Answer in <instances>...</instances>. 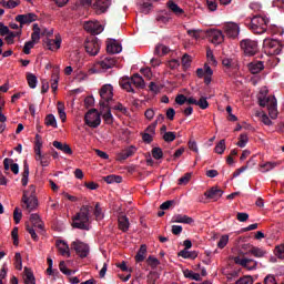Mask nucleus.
<instances>
[{"label":"nucleus","mask_w":284,"mask_h":284,"mask_svg":"<svg viewBox=\"0 0 284 284\" xmlns=\"http://www.w3.org/2000/svg\"><path fill=\"white\" fill-rule=\"evenodd\" d=\"M0 3L3 8H8L9 10H12L13 8H17V6H19V1L14 0H1Z\"/></svg>","instance_id":"09e8293b"},{"label":"nucleus","mask_w":284,"mask_h":284,"mask_svg":"<svg viewBox=\"0 0 284 284\" xmlns=\"http://www.w3.org/2000/svg\"><path fill=\"white\" fill-rule=\"evenodd\" d=\"M131 83L140 90H143L145 88V80H143V77H141L139 73L133 74V77L131 78Z\"/></svg>","instance_id":"7c9ffc66"},{"label":"nucleus","mask_w":284,"mask_h":284,"mask_svg":"<svg viewBox=\"0 0 284 284\" xmlns=\"http://www.w3.org/2000/svg\"><path fill=\"white\" fill-rule=\"evenodd\" d=\"M250 30H252L254 34H263V32L267 30V19L261 16H254L253 19H251Z\"/></svg>","instance_id":"20e7f679"},{"label":"nucleus","mask_w":284,"mask_h":284,"mask_svg":"<svg viewBox=\"0 0 284 284\" xmlns=\"http://www.w3.org/2000/svg\"><path fill=\"white\" fill-rule=\"evenodd\" d=\"M59 268H60V272H62V274H65V276H71L72 274H74V271L69 270L65 266V262L64 261L60 262Z\"/></svg>","instance_id":"864d4df0"},{"label":"nucleus","mask_w":284,"mask_h":284,"mask_svg":"<svg viewBox=\"0 0 284 284\" xmlns=\"http://www.w3.org/2000/svg\"><path fill=\"white\" fill-rule=\"evenodd\" d=\"M151 153L153 159H155L156 161L161 160V158L163 156V150L159 146L153 148Z\"/></svg>","instance_id":"5fc2aeb1"},{"label":"nucleus","mask_w":284,"mask_h":284,"mask_svg":"<svg viewBox=\"0 0 284 284\" xmlns=\"http://www.w3.org/2000/svg\"><path fill=\"white\" fill-rule=\"evenodd\" d=\"M51 89L53 92H57L59 90V69H55L52 73V83Z\"/></svg>","instance_id":"a19ab883"},{"label":"nucleus","mask_w":284,"mask_h":284,"mask_svg":"<svg viewBox=\"0 0 284 284\" xmlns=\"http://www.w3.org/2000/svg\"><path fill=\"white\" fill-rule=\"evenodd\" d=\"M39 39H41V38L32 37L30 41L24 43V47H23L24 54H30V51L32 50V48H34V44L39 43Z\"/></svg>","instance_id":"f704fd0d"},{"label":"nucleus","mask_w":284,"mask_h":284,"mask_svg":"<svg viewBox=\"0 0 284 284\" xmlns=\"http://www.w3.org/2000/svg\"><path fill=\"white\" fill-rule=\"evenodd\" d=\"M52 34H54V29H48L45 27L39 28V24H33V32L31 37H52Z\"/></svg>","instance_id":"f3484780"},{"label":"nucleus","mask_w":284,"mask_h":284,"mask_svg":"<svg viewBox=\"0 0 284 284\" xmlns=\"http://www.w3.org/2000/svg\"><path fill=\"white\" fill-rule=\"evenodd\" d=\"M90 212H92V206L82 205L80 212L72 219V227L85 230L87 232L90 231Z\"/></svg>","instance_id":"f257e3e1"},{"label":"nucleus","mask_w":284,"mask_h":284,"mask_svg":"<svg viewBox=\"0 0 284 284\" xmlns=\"http://www.w3.org/2000/svg\"><path fill=\"white\" fill-rule=\"evenodd\" d=\"M206 199H212L213 201H219L221 196H223V190L219 189V186H212L204 193Z\"/></svg>","instance_id":"aec40b11"},{"label":"nucleus","mask_w":284,"mask_h":284,"mask_svg":"<svg viewBox=\"0 0 284 284\" xmlns=\"http://www.w3.org/2000/svg\"><path fill=\"white\" fill-rule=\"evenodd\" d=\"M22 217H23V213L19 211V207H16L13 211V221L16 225H19V223H21Z\"/></svg>","instance_id":"bf43d9fd"},{"label":"nucleus","mask_w":284,"mask_h":284,"mask_svg":"<svg viewBox=\"0 0 284 284\" xmlns=\"http://www.w3.org/2000/svg\"><path fill=\"white\" fill-rule=\"evenodd\" d=\"M134 154H136V146L131 145L118 153V161H125L130 156H134Z\"/></svg>","instance_id":"412c9836"},{"label":"nucleus","mask_w":284,"mask_h":284,"mask_svg":"<svg viewBox=\"0 0 284 284\" xmlns=\"http://www.w3.org/2000/svg\"><path fill=\"white\" fill-rule=\"evenodd\" d=\"M247 141H248L247 135L241 134L240 141L237 142L239 148H245L247 145Z\"/></svg>","instance_id":"774afa93"},{"label":"nucleus","mask_w":284,"mask_h":284,"mask_svg":"<svg viewBox=\"0 0 284 284\" xmlns=\"http://www.w3.org/2000/svg\"><path fill=\"white\" fill-rule=\"evenodd\" d=\"M60 254H62V256H68V258H70V246L68 245V243H65L63 240H59L55 243Z\"/></svg>","instance_id":"c756f323"},{"label":"nucleus","mask_w":284,"mask_h":284,"mask_svg":"<svg viewBox=\"0 0 284 284\" xmlns=\"http://www.w3.org/2000/svg\"><path fill=\"white\" fill-rule=\"evenodd\" d=\"M36 161H40V165H42V168H48V165H50V154L44 153L38 155L36 156Z\"/></svg>","instance_id":"58836bf2"},{"label":"nucleus","mask_w":284,"mask_h":284,"mask_svg":"<svg viewBox=\"0 0 284 284\" xmlns=\"http://www.w3.org/2000/svg\"><path fill=\"white\" fill-rule=\"evenodd\" d=\"M61 38L51 39L50 37H44L42 40L43 48L51 50V52H57L61 48Z\"/></svg>","instance_id":"f8f14e48"},{"label":"nucleus","mask_w":284,"mask_h":284,"mask_svg":"<svg viewBox=\"0 0 284 284\" xmlns=\"http://www.w3.org/2000/svg\"><path fill=\"white\" fill-rule=\"evenodd\" d=\"M241 48L246 57H254V54L258 53V42L251 39L242 40Z\"/></svg>","instance_id":"6e6552de"},{"label":"nucleus","mask_w":284,"mask_h":284,"mask_svg":"<svg viewBox=\"0 0 284 284\" xmlns=\"http://www.w3.org/2000/svg\"><path fill=\"white\" fill-rule=\"evenodd\" d=\"M170 52H172V49H170V47L165 45V44H156L155 50H154V54H158V57H163L165 54H170Z\"/></svg>","instance_id":"473e14b6"},{"label":"nucleus","mask_w":284,"mask_h":284,"mask_svg":"<svg viewBox=\"0 0 284 284\" xmlns=\"http://www.w3.org/2000/svg\"><path fill=\"white\" fill-rule=\"evenodd\" d=\"M44 124L51 128H58L57 118H54V114H48L44 119Z\"/></svg>","instance_id":"de8ad7c7"},{"label":"nucleus","mask_w":284,"mask_h":284,"mask_svg":"<svg viewBox=\"0 0 284 284\" xmlns=\"http://www.w3.org/2000/svg\"><path fill=\"white\" fill-rule=\"evenodd\" d=\"M27 81H28V85L29 88H31L32 90H34V88H37V75H34L33 73H27Z\"/></svg>","instance_id":"49530a36"},{"label":"nucleus","mask_w":284,"mask_h":284,"mask_svg":"<svg viewBox=\"0 0 284 284\" xmlns=\"http://www.w3.org/2000/svg\"><path fill=\"white\" fill-rule=\"evenodd\" d=\"M257 101L261 108H267L268 115L271 116V119L278 118V103L274 95H268V97L258 95Z\"/></svg>","instance_id":"f03ea898"},{"label":"nucleus","mask_w":284,"mask_h":284,"mask_svg":"<svg viewBox=\"0 0 284 284\" xmlns=\"http://www.w3.org/2000/svg\"><path fill=\"white\" fill-rule=\"evenodd\" d=\"M21 37V29H19L16 33L11 32V30L3 24V22H0V37Z\"/></svg>","instance_id":"393cba45"},{"label":"nucleus","mask_w":284,"mask_h":284,"mask_svg":"<svg viewBox=\"0 0 284 284\" xmlns=\"http://www.w3.org/2000/svg\"><path fill=\"white\" fill-rule=\"evenodd\" d=\"M22 203H24L26 210H28V212H33V210H37L39 205V200L34 195H30L28 197V191H24L22 195Z\"/></svg>","instance_id":"9b49d317"},{"label":"nucleus","mask_w":284,"mask_h":284,"mask_svg":"<svg viewBox=\"0 0 284 284\" xmlns=\"http://www.w3.org/2000/svg\"><path fill=\"white\" fill-rule=\"evenodd\" d=\"M172 223H184L185 225H192V223H194V219L183 214H175L172 217Z\"/></svg>","instance_id":"5701e85b"},{"label":"nucleus","mask_w":284,"mask_h":284,"mask_svg":"<svg viewBox=\"0 0 284 284\" xmlns=\"http://www.w3.org/2000/svg\"><path fill=\"white\" fill-rule=\"evenodd\" d=\"M236 219H237V221H240V223H245L250 219V214L239 212L236 215Z\"/></svg>","instance_id":"69168bd1"},{"label":"nucleus","mask_w":284,"mask_h":284,"mask_svg":"<svg viewBox=\"0 0 284 284\" xmlns=\"http://www.w3.org/2000/svg\"><path fill=\"white\" fill-rule=\"evenodd\" d=\"M99 65L102 70H110V68H114V65H116V58L108 55L99 62Z\"/></svg>","instance_id":"4be33fe9"},{"label":"nucleus","mask_w":284,"mask_h":284,"mask_svg":"<svg viewBox=\"0 0 284 284\" xmlns=\"http://www.w3.org/2000/svg\"><path fill=\"white\" fill-rule=\"evenodd\" d=\"M251 74H258L260 72H263L265 70V64H263V61L257 62H251L247 65Z\"/></svg>","instance_id":"b1692460"},{"label":"nucleus","mask_w":284,"mask_h":284,"mask_svg":"<svg viewBox=\"0 0 284 284\" xmlns=\"http://www.w3.org/2000/svg\"><path fill=\"white\" fill-rule=\"evenodd\" d=\"M85 52L91 57H97L99 54V50H101V41L99 38L87 37L84 41Z\"/></svg>","instance_id":"423d86ee"},{"label":"nucleus","mask_w":284,"mask_h":284,"mask_svg":"<svg viewBox=\"0 0 284 284\" xmlns=\"http://www.w3.org/2000/svg\"><path fill=\"white\" fill-rule=\"evenodd\" d=\"M148 256V245L142 244L135 254V263H143Z\"/></svg>","instance_id":"bb28decb"},{"label":"nucleus","mask_w":284,"mask_h":284,"mask_svg":"<svg viewBox=\"0 0 284 284\" xmlns=\"http://www.w3.org/2000/svg\"><path fill=\"white\" fill-rule=\"evenodd\" d=\"M226 37H239L241 34V27L235 22H229L224 26Z\"/></svg>","instance_id":"a211bd4d"},{"label":"nucleus","mask_w":284,"mask_h":284,"mask_svg":"<svg viewBox=\"0 0 284 284\" xmlns=\"http://www.w3.org/2000/svg\"><path fill=\"white\" fill-rule=\"evenodd\" d=\"M83 28L85 32L92 34V37H97L103 32L104 27L98 20H89L83 23Z\"/></svg>","instance_id":"1a4fd4ad"},{"label":"nucleus","mask_w":284,"mask_h":284,"mask_svg":"<svg viewBox=\"0 0 284 284\" xmlns=\"http://www.w3.org/2000/svg\"><path fill=\"white\" fill-rule=\"evenodd\" d=\"M192 63V57H190V54L184 53L182 57V65L183 68H190Z\"/></svg>","instance_id":"e2e57ef3"},{"label":"nucleus","mask_w":284,"mask_h":284,"mask_svg":"<svg viewBox=\"0 0 284 284\" xmlns=\"http://www.w3.org/2000/svg\"><path fill=\"white\" fill-rule=\"evenodd\" d=\"M103 181H105V183H108L109 185L112 183H122L123 178L121 175H106L103 178Z\"/></svg>","instance_id":"ea45409f"},{"label":"nucleus","mask_w":284,"mask_h":284,"mask_svg":"<svg viewBox=\"0 0 284 284\" xmlns=\"http://www.w3.org/2000/svg\"><path fill=\"white\" fill-rule=\"evenodd\" d=\"M275 255L277 258H284V244L275 247Z\"/></svg>","instance_id":"338daca9"},{"label":"nucleus","mask_w":284,"mask_h":284,"mask_svg":"<svg viewBox=\"0 0 284 284\" xmlns=\"http://www.w3.org/2000/svg\"><path fill=\"white\" fill-rule=\"evenodd\" d=\"M175 204H176V201L168 200L160 205V210H170L171 207H174Z\"/></svg>","instance_id":"680f3d73"},{"label":"nucleus","mask_w":284,"mask_h":284,"mask_svg":"<svg viewBox=\"0 0 284 284\" xmlns=\"http://www.w3.org/2000/svg\"><path fill=\"white\" fill-rule=\"evenodd\" d=\"M112 4L111 0H82L84 8L92 7L95 14H103L108 12V8Z\"/></svg>","instance_id":"7ed1b4c3"},{"label":"nucleus","mask_w":284,"mask_h":284,"mask_svg":"<svg viewBox=\"0 0 284 284\" xmlns=\"http://www.w3.org/2000/svg\"><path fill=\"white\" fill-rule=\"evenodd\" d=\"M187 34L190 37H196L197 34H201L202 37H223V31L219 30V29H209L206 31L203 30H189Z\"/></svg>","instance_id":"4468645a"},{"label":"nucleus","mask_w":284,"mask_h":284,"mask_svg":"<svg viewBox=\"0 0 284 284\" xmlns=\"http://www.w3.org/2000/svg\"><path fill=\"white\" fill-rule=\"evenodd\" d=\"M123 51V47H121V44L112 39V38H109L106 40V52L108 54H119Z\"/></svg>","instance_id":"dca6fc26"},{"label":"nucleus","mask_w":284,"mask_h":284,"mask_svg":"<svg viewBox=\"0 0 284 284\" xmlns=\"http://www.w3.org/2000/svg\"><path fill=\"white\" fill-rule=\"evenodd\" d=\"M212 74H214V71L212 68L207 64H204V83L205 85H210L212 83Z\"/></svg>","instance_id":"c9c22d12"},{"label":"nucleus","mask_w":284,"mask_h":284,"mask_svg":"<svg viewBox=\"0 0 284 284\" xmlns=\"http://www.w3.org/2000/svg\"><path fill=\"white\" fill-rule=\"evenodd\" d=\"M146 263L151 267V270H156L159 265H161V261H159V258L154 257L153 255H150L146 258Z\"/></svg>","instance_id":"c03bdc74"},{"label":"nucleus","mask_w":284,"mask_h":284,"mask_svg":"<svg viewBox=\"0 0 284 284\" xmlns=\"http://www.w3.org/2000/svg\"><path fill=\"white\" fill-rule=\"evenodd\" d=\"M33 21H37V14L34 13L18 14L16 17V22L20 23V28H23V26H30Z\"/></svg>","instance_id":"2eb2a0df"},{"label":"nucleus","mask_w":284,"mask_h":284,"mask_svg":"<svg viewBox=\"0 0 284 284\" xmlns=\"http://www.w3.org/2000/svg\"><path fill=\"white\" fill-rule=\"evenodd\" d=\"M168 8L171 10V12H174V14L181 16L183 14V9L179 7L174 1H169L168 2Z\"/></svg>","instance_id":"37998d69"},{"label":"nucleus","mask_w":284,"mask_h":284,"mask_svg":"<svg viewBox=\"0 0 284 284\" xmlns=\"http://www.w3.org/2000/svg\"><path fill=\"white\" fill-rule=\"evenodd\" d=\"M105 113H103L104 123L106 125H112L114 123V116L112 115V111L110 110V106L105 108Z\"/></svg>","instance_id":"79ce46f5"},{"label":"nucleus","mask_w":284,"mask_h":284,"mask_svg":"<svg viewBox=\"0 0 284 284\" xmlns=\"http://www.w3.org/2000/svg\"><path fill=\"white\" fill-rule=\"evenodd\" d=\"M264 45H266V48H270L273 54H281V51L283 50V44L281 43V41L274 38L264 39Z\"/></svg>","instance_id":"ddd939ff"},{"label":"nucleus","mask_w":284,"mask_h":284,"mask_svg":"<svg viewBox=\"0 0 284 284\" xmlns=\"http://www.w3.org/2000/svg\"><path fill=\"white\" fill-rule=\"evenodd\" d=\"M4 170H11L13 174H19V164L14 163L12 159H4L3 160Z\"/></svg>","instance_id":"a878e982"},{"label":"nucleus","mask_w":284,"mask_h":284,"mask_svg":"<svg viewBox=\"0 0 284 284\" xmlns=\"http://www.w3.org/2000/svg\"><path fill=\"white\" fill-rule=\"evenodd\" d=\"M229 242H230V236L229 235H222L220 241L217 242V247L220 250H223V247H225V245H227Z\"/></svg>","instance_id":"052dcab7"},{"label":"nucleus","mask_w":284,"mask_h":284,"mask_svg":"<svg viewBox=\"0 0 284 284\" xmlns=\"http://www.w3.org/2000/svg\"><path fill=\"white\" fill-rule=\"evenodd\" d=\"M23 281L24 284H37V278L34 277V273L31 268L24 267Z\"/></svg>","instance_id":"cd10ccee"},{"label":"nucleus","mask_w":284,"mask_h":284,"mask_svg":"<svg viewBox=\"0 0 284 284\" xmlns=\"http://www.w3.org/2000/svg\"><path fill=\"white\" fill-rule=\"evenodd\" d=\"M120 85L123 90H126V92L134 93V89L132 88V80L130 78L122 79L120 81Z\"/></svg>","instance_id":"e433bc0d"},{"label":"nucleus","mask_w":284,"mask_h":284,"mask_svg":"<svg viewBox=\"0 0 284 284\" xmlns=\"http://www.w3.org/2000/svg\"><path fill=\"white\" fill-rule=\"evenodd\" d=\"M118 225L121 232H128V230H130V219L125 215H120L118 217Z\"/></svg>","instance_id":"c85d7f7f"},{"label":"nucleus","mask_w":284,"mask_h":284,"mask_svg":"<svg viewBox=\"0 0 284 284\" xmlns=\"http://www.w3.org/2000/svg\"><path fill=\"white\" fill-rule=\"evenodd\" d=\"M206 59L211 65H217L216 58H214V52H212V49L206 50Z\"/></svg>","instance_id":"3c124183"},{"label":"nucleus","mask_w":284,"mask_h":284,"mask_svg":"<svg viewBox=\"0 0 284 284\" xmlns=\"http://www.w3.org/2000/svg\"><path fill=\"white\" fill-rule=\"evenodd\" d=\"M150 10H152V3L151 2H143L140 6V12H142V14H150Z\"/></svg>","instance_id":"6e6d98bb"},{"label":"nucleus","mask_w":284,"mask_h":284,"mask_svg":"<svg viewBox=\"0 0 284 284\" xmlns=\"http://www.w3.org/2000/svg\"><path fill=\"white\" fill-rule=\"evenodd\" d=\"M191 179H192V173H185L184 176L179 179L178 185H187Z\"/></svg>","instance_id":"13d9d810"},{"label":"nucleus","mask_w":284,"mask_h":284,"mask_svg":"<svg viewBox=\"0 0 284 284\" xmlns=\"http://www.w3.org/2000/svg\"><path fill=\"white\" fill-rule=\"evenodd\" d=\"M183 275L185 278H190L191 281H201V274L194 273L192 270H184Z\"/></svg>","instance_id":"4c0bfd02"},{"label":"nucleus","mask_w":284,"mask_h":284,"mask_svg":"<svg viewBox=\"0 0 284 284\" xmlns=\"http://www.w3.org/2000/svg\"><path fill=\"white\" fill-rule=\"evenodd\" d=\"M29 176H30V165H28V161L24 160L22 179H21V183H22L23 187H26V185H28Z\"/></svg>","instance_id":"72a5a7b5"},{"label":"nucleus","mask_w":284,"mask_h":284,"mask_svg":"<svg viewBox=\"0 0 284 284\" xmlns=\"http://www.w3.org/2000/svg\"><path fill=\"white\" fill-rule=\"evenodd\" d=\"M248 252L256 258H263V256H265L267 254L266 251H264L263 248H258V247H252Z\"/></svg>","instance_id":"a18cd8bd"},{"label":"nucleus","mask_w":284,"mask_h":284,"mask_svg":"<svg viewBox=\"0 0 284 284\" xmlns=\"http://www.w3.org/2000/svg\"><path fill=\"white\" fill-rule=\"evenodd\" d=\"M236 265H241L242 267H246V270H256V265L258 263L252 258H241V257H235L234 258Z\"/></svg>","instance_id":"6ab92c4d"},{"label":"nucleus","mask_w":284,"mask_h":284,"mask_svg":"<svg viewBox=\"0 0 284 284\" xmlns=\"http://www.w3.org/2000/svg\"><path fill=\"white\" fill-rule=\"evenodd\" d=\"M175 139H176L175 132L169 131V132H164V134H163V140L166 143H172V141H175Z\"/></svg>","instance_id":"603ef678"},{"label":"nucleus","mask_w":284,"mask_h":284,"mask_svg":"<svg viewBox=\"0 0 284 284\" xmlns=\"http://www.w3.org/2000/svg\"><path fill=\"white\" fill-rule=\"evenodd\" d=\"M14 258H16V268L20 271L23 270V261L21 258V253H16Z\"/></svg>","instance_id":"0e129e2a"},{"label":"nucleus","mask_w":284,"mask_h":284,"mask_svg":"<svg viewBox=\"0 0 284 284\" xmlns=\"http://www.w3.org/2000/svg\"><path fill=\"white\" fill-rule=\"evenodd\" d=\"M114 89L111 87V84H104L101 90H100V97H101V101H100V108L101 110H105V108H108V103H110V101H112V98L114 97Z\"/></svg>","instance_id":"39448f33"},{"label":"nucleus","mask_w":284,"mask_h":284,"mask_svg":"<svg viewBox=\"0 0 284 284\" xmlns=\"http://www.w3.org/2000/svg\"><path fill=\"white\" fill-rule=\"evenodd\" d=\"M52 145L53 148H55L57 150H60L64 154H72V148H70L67 143L53 141Z\"/></svg>","instance_id":"2f4dec72"},{"label":"nucleus","mask_w":284,"mask_h":284,"mask_svg":"<svg viewBox=\"0 0 284 284\" xmlns=\"http://www.w3.org/2000/svg\"><path fill=\"white\" fill-rule=\"evenodd\" d=\"M201 110H207L210 108V102H207V98L201 97L196 104Z\"/></svg>","instance_id":"8fccbe9b"},{"label":"nucleus","mask_w":284,"mask_h":284,"mask_svg":"<svg viewBox=\"0 0 284 284\" xmlns=\"http://www.w3.org/2000/svg\"><path fill=\"white\" fill-rule=\"evenodd\" d=\"M72 250L80 256V258H88L90 254V246L79 240L71 243Z\"/></svg>","instance_id":"9d476101"},{"label":"nucleus","mask_w":284,"mask_h":284,"mask_svg":"<svg viewBox=\"0 0 284 284\" xmlns=\"http://www.w3.org/2000/svg\"><path fill=\"white\" fill-rule=\"evenodd\" d=\"M216 154H223L225 152V140H221L214 148Z\"/></svg>","instance_id":"4d7b16f0"},{"label":"nucleus","mask_w":284,"mask_h":284,"mask_svg":"<svg viewBox=\"0 0 284 284\" xmlns=\"http://www.w3.org/2000/svg\"><path fill=\"white\" fill-rule=\"evenodd\" d=\"M84 123L89 128H99L101 125V114L97 109L89 110L84 115Z\"/></svg>","instance_id":"0eeeda50"}]
</instances>
